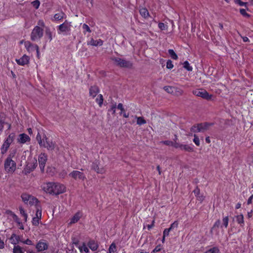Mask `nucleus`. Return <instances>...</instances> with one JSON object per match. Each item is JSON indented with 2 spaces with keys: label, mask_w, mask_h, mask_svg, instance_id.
<instances>
[{
  "label": "nucleus",
  "mask_w": 253,
  "mask_h": 253,
  "mask_svg": "<svg viewBox=\"0 0 253 253\" xmlns=\"http://www.w3.org/2000/svg\"><path fill=\"white\" fill-rule=\"evenodd\" d=\"M41 188L45 193L53 196H57L66 191V186L57 182L44 183L42 185Z\"/></svg>",
  "instance_id": "nucleus-1"
},
{
  "label": "nucleus",
  "mask_w": 253,
  "mask_h": 253,
  "mask_svg": "<svg viewBox=\"0 0 253 253\" xmlns=\"http://www.w3.org/2000/svg\"><path fill=\"white\" fill-rule=\"evenodd\" d=\"M36 139L41 147L46 148L48 150H53L55 147V144L50 141L43 133L39 132Z\"/></svg>",
  "instance_id": "nucleus-2"
},
{
  "label": "nucleus",
  "mask_w": 253,
  "mask_h": 253,
  "mask_svg": "<svg viewBox=\"0 0 253 253\" xmlns=\"http://www.w3.org/2000/svg\"><path fill=\"white\" fill-rule=\"evenodd\" d=\"M22 201L25 204L30 206H35L36 210L37 207H41L39 205V201L35 197L28 194L27 193H24L22 194L21 196Z\"/></svg>",
  "instance_id": "nucleus-3"
},
{
  "label": "nucleus",
  "mask_w": 253,
  "mask_h": 253,
  "mask_svg": "<svg viewBox=\"0 0 253 253\" xmlns=\"http://www.w3.org/2000/svg\"><path fill=\"white\" fill-rule=\"evenodd\" d=\"M15 136L14 133H10L5 139L1 147V153L2 154H4L7 152L10 145L13 142Z\"/></svg>",
  "instance_id": "nucleus-4"
},
{
  "label": "nucleus",
  "mask_w": 253,
  "mask_h": 253,
  "mask_svg": "<svg viewBox=\"0 0 253 253\" xmlns=\"http://www.w3.org/2000/svg\"><path fill=\"white\" fill-rule=\"evenodd\" d=\"M26 164L24 172L26 174L33 170L37 166V159H27Z\"/></svg>",
  "instance_id": "nucleus-5"
},
{
  "label": "nucleus",
  "mask_w": 253,
  "mask_h": 253,
  "mask_svg": "<svg viewBox=\"0 0 253 253\" xmlns=\"http://www.w3.org/2000/svg\"><path fill=\"white\" fill-rule=\"evenodd\" d=\"M192 93L197 96L201 97L208 100H211L212 97L211 94H210L206 90L203 89H196L192 91Z\"/></svg>",
  "instance_id": "nucleus-6"
},
{
  "label": "nucleus",
  "mask_w": 253,
  "mask_h": 253,
  "mask_svg": "<svg viewBox=\"0 0 253 253\" xmlns=\"http://www.w3.org/2000/svg\"><path fill=\"white\" fill-rule=\"evenodd\" d=\"M71 22L65 21L63 24L58 26V33L59 34L67 35L71 31Z\"/></svg>",
  "instance_id": "nucleus-7"
},
{
  "label": "nucleus",
  "mask_w": 253,
  "mask_h": 253,
  "mask_svg": "<svg viewBox=\"0 0 253 253\" xmlns=\"http://www.w3.org/2000/svg\"><path fill=\"white\" fill-rule=\"evenodd\" d=\"M43 35V29L39 26H36L33 30L31 38L32 41H35L41 39Z\"/></svg>",
  "instance_id": "nucleus-8"
},
{
  "label": "nucleus",
  "mask_w": 253,
  "mask_h": 253,
  "mask_svg": "<svg viewBox=\"0 0 253 253\" xmlns=\"http://www.w3.org/2000/svg\"><path fill=\"white\" fill-rule=\"evenodd\" d=\"M5 170L8 172H13L16 169V163L12 159H6L4 163Z\"/></svg>",
  "instance_id": "nucleus-9"
},
{
  "label": "nucleus",
  "mask_w": 253,
  "mask_h": 253,
  "mask_svg": "<svg viewBox=\"0 0 253 253\" xmlns=\"http://www.w3.org/2000/svg\"><path fill=\"white\" fill-rule=\"evenodd\" d=\"M42 212L41 207H37L35 216L33 217L32 224L34 226H38L39 224L40 220L42 218Z\"/></svg>",
  "instance_id": "nucleus-10"
},
{
  "label": "nucleus",
  "mask_w": 253,
  "mask_h": 253,
  "mask_svg": "<svg viewBox=\"0 0 253 253\" xmlns=\"http://www.w3.org/2000/svg\"><path fill=\"white\" fill-rule=\"evenodd\" d=\"M24 45L28 52L31 53L36 50L38 55H39V49L37 45L33 44L29 41H26L24 42Z\"/></svg>",
  "instance_id": "nucleus-11"
},
{
  "label": "nucleus",
  "mask_w": 253,
  "mask_h": 253,
  "mask_svg": "<svg viewBox=\"0 0 253 253\" xmlns=\"http://www.w3.org/2000/svg\"><path fill=\"white\" fill-rule=\"evenodd\" d=\"M114 60L118 65L122 67H130L132 65V64L129 61L120 58H116Z\"/></svg>",
  "instance_id": "nucleus-12"
},
{
  "label": "nucleus",
  "mask_w": 253,
  "mask_h": 253,
  "mask_svg": "<svg viewBox=\"0 0 253 253\" xmlns=\"http://www.w3.org/2000/svg\"><path fill=\"white\" fill-rule=\"evenodd\" d=\"M69 175L76 180H84L85 178L84 173L77 170H74L70 173Z\"/></svg>",
  "instance_id": "nucleus-13"
},
{
  "label": "nucleus",
  "mask_w": 253,
  "mask_h": 253,
  "mask_svg": "<svg viewBox=\"0 0 253 253\" xmlns=\"http://www.w3.org/2000/svg\"><path fill=\"white\" fill-rule=\"evenodd\" d=\"M30 58L26 55H23L21 58L16 59V63L20 66H25L29 63Z\"/></svg>",
  "instance_id": "nucleus-14"
},
{
  "label": "nucleus",
  "mask_w": 253,
  "mask_h": 253,
  "mask_svg": "<svg viewBox=\"0 0 253 253\" xmlns=\"http://www.w3.org/2000/svg\"><path fill=\"white\" fill-rule=\"evenodd\" d=\"M92 168L98 173H103L105 172L104 169L100 166L98 161L96 160L93 163Z\"/></svg>",
  "instance_id": "nucleus-15"
},
{
  "label": "nucleus",
  "mask_w": 253,
  "mask_h": 253,
  "mask_svg": "<svg viewBox=\"0 0 253 253\" xmlns=\"http://www.w3.org/2000/svg\"><path fill=\"white\" fill-rule=\"evenodd\" d=\"M82 212L81 211H78L73 216L72 218H71L68 224L71 225L72 224L77 223L82 217Z\"/></svg>",
  "instance_id": "nucleus-16"
},
{
  "label": "nucleus",
  "mask_w": 253,
  "mask_h": 253,
  "mask_svg": "<svg viewBox=\"0 0 253 253\" xmlns=\"http://www.w3.org/2000/svg\"><path fill=\"white\" fill-rule=\"evenodd\" d=\"M206 128V126L203 124H199L197 126H193L191 128V130L194 132H203Z\"/></svg>",
  "instance_id": "nucleus-17"
},
{
  "label": "nucleus",
  "mask_w": 253,
  "mask_h": 253,
  "mask_svg": "<svg viewBox=\"0 0 253 253\" xmlns=\"http://www.w3.org/2000/svg\"><path fill=\"white\" fill-rule=\"evenodd\" d=\"M30 141V137L25 133H22L19 135L18 142L20 143H25Z\"/></svg>",
  "instance_id": "nucleus-18"
},
{
  "label": "nucleus",
  "mask_w": 253,
  "mask_h": 253,
  "mask_svg": "<svg viewBox=\"0 0 253 253\" xmlns=\"http://www.w3.org/2000/svg\"><path fill=\"white\" fill-rule=\"evenodd\" d=\"M48 248L47 244L44 242L39 241L36 246V248L39 252H42L46 250Z\"/></svg>",
  "instance_id": "nucleus-19"
},
{
  "label": "nucleus",
  "mask_w": 253,
  "mask_h": 253,
  "mask_svg": "<svg viewBox=\"0 0 253 253\" xmlns=\"http://www.w3.org/2000/svg\"><path fill=\"white\" fill-rule=\"evenodd\" d=\"M99 93V89L96 86H91L89 88V95L92 98H94Z\"/></svg>",
  "instance_id": "nucleus-20"
},
{
  "label": "nucleus",
  "mask_w": 253,
  "mask_h": 253,
  "mask_svg": "<svg viewBox=\"0 0 253 253\" xmlns=\"http://www.w3.org/2000/svg\"><path fill=\"white\" fill-rule=\"evenodd\" d=\"M6 213L8 216L11 217L17 223H20L19 218L14 212L11 211L7 210L6 211Z\"/></svg>",
  "instance_id": "nucleus-21"
},
{
  "label": "nucleus",
  "mask_w": 253,
  "mask_h": 253,
  "mask_svg": "<svg viewBox=\"0 0 253 253\" xmlns=\"http://www.w3.org/2000/svg\"><path fill=\"white\" fill-rule=\"evenodd\" d=\"M103 41L100 39L95 40L93 39H91L88 42V44L93 46H101L103 44Z\"/></svg>",
  "instance_id": "nucleus-22"
},
{
  "label": "nucleus",
  "mask_w": 253,
  "mask_h": 253,
  "mask_svg": "<svg viewBox=\"0 0 253 253\" xmlns=\"http://www.w3.org/2000/svg\"><path fill=\"white\" fill-rule=\"evenodd\" d=\"M88 246L92 251H96L98 249V243L94 240H90L88 243Z\"/></svg>",
  "instance_id": "nucleus-23"
},
{
  "label": "nucleus",
  "mask_w": 253,
  "mask_h": 253,
  "mask_svg": "<svg viewBox=\"0 0 253 253\" xmlns=\"http://www.w3.org/2000/svg\"><path fill=\"white\" fill-rule=\"evenodd\" d=\"M117 108L121 110L120 114L122 115L124 117L127 118L129 117V114L126 112L124 106L122 103H119L118 105Z\"/></svg>",
  "instance_id": "nucleus-24"
},
{
  "label": "nucleus",
  "mask_w": 253,
  "mask_h": 253,
  "mask_svg": "<svg viewBox=\"0 0 253 253\" xmlns=\"http://www.w3.org/2000/svg\"><path fill=\"white\" fill-rule=\"evenodd\" d=\"M65 14L63 12H59L54 15L53 20L54 21H58L63 19L65 17Z\"/></svg>",
  "instance_id": "nucleus-25"
},
{
  "label": "nucleus",
  "mask_w": 253,
  "mask_h": 253,
  "mask_svg": "<svg viewBox=\"0 0 253 253\" xmlns=\"http://www.w3.org/2000/svg\"><path fill=\"white\" fill-rule=\"evenodd\" d=\"M79 249L82 253H87L89 252V250L85 244H83L78 247Z\"/></svg>",
  "instance_id": "nucleus-26"
},
{
  "label": "nucleus",
  "mask_w": 253,
  "mask_h": 253,
  "mask_svg": "<svg viewBox=\"0 0 253 253\" xmlns=\"http://www.w3.org/2000/svg\"><path fill=\"white\" fill-rule=\"evenodd\" d=\"M183 93V90L180 87L174 86L173 95L176 96L181 95Z\"/></svg>",
  "instance_id": "nucleus-27"
},
{
  "label": "nucleus",
  "mask_w": 253,
  "mask_h": 253,
  "mask_svg": "<svg viewBox=\"0 0 253 253\" xmlns=\"http://www.w3.org/2000/svg\"><path fill=\"white\" fill-rule=\"evenodd\" d=\"M140 14L144 18H147L149 16V12L147 9L145 8H142L139 10Z\"/></svg>",
  "instance_id": "nucleus-28"
},
{
  "label": "nucleus",
  "mask_w": 253,
  "mask_h": 253,
  "mask_svg": "<svg viewBox=\"0 0 253 253\" xmlns=\"http://www.w3.org/2000/svg\"><path fill=\"white\" fill-rule=\"evenodd\" d=\"M220 224V221L219 220H217L214 223L212 228H211V232L212 233L215 232V234H217V231H216V229L219 227Z\"/></svg>",
  "instance_id": "nucleus-29"
},
{
  "label": "nucleus",
  "mask_w": 253,
  "mask_h": 253,
  "mask_svg": "<svg viewBox=\"0 0 253 253\" xmlns=\"http://www.w3.org/2000/svg\"><path fill=\"white\" fill-rule=\"evenodd\" d=\"M19 211L21 214V215L23 217L24 220L25 222H26L27 221L28 218V215L26 212V211L24 210V209L22 208H19Z\"/></svg>",
  "instance_id": "nucleus-30"
},
{
  "label": "nucleus",
  "mask_w": 253,
  "mask_h": 253,
  "mask_svg": "<svg viewBox=\"0 0 253 253\" xmlns=\"http://www.w3.org/2000/svg\"><path fill=\"white\" fill-rule=\"evenodd\" d=\"M109 253H117V247L114 243H112L110 246Z\"/></svg>",
  "instance_id": "nucleus-31"
},
{
  "label": "nucleus",
  "mask_w": 253,
  "mask_h": 253,
  "mask_svg": "<svg viewBox=\"0 0 253 253\" xmlns=\"http://www.w3.org/2000/svg\"><path fill=\"white\" fill-rule=\"evenodd\" d=\"M236 219L237 222L241 225V226H243L244 223V216L243 214L238 215L236 216Z\"/></svg>",
  "instance_id": "nucleus-32"
},
{
  "label": "nucleus",
  "mask_w": 253,
  "mask_h": 253,
  "mask_svg": "<svg viewBox=\"0 0 253 253\" xmlns=\"http://www.w3.org/2000/svg\"><path fill=\"white\" fill-rule=\"evenodd\" d=\"M39 166L42 172L44 171L46 159H39Z\"/></svg>",
  "instance_id": "nucleus-33"
},
{
  "label": "nucleus",
  "mask_w": 253,
  "mask_h": 253,
  "mask_svg": "<svg viewBox=\"0 0 253 253\" xmlns=\"http://www.w3.org/2000/svg\"><path fill=\"white\" fill-rule=\"evenodd\" d=\"M229 222V218L228 216H226L223 218L222 219V225L221 226V227H223V226L226 228L228 227Z\"/></svg>",
  "instance_id": "nucleus-34"
},
{
  "label": "nucleus",
  "mask_w": 253,
  "mask_h": 253,
  "mask_svg": "<svg viewBox=\"0 0 253 253\" xmlns=\"http://www.w3.org/2000/svg\"><path fill=\"white\" fill-rule=\"evenodd\" d=\"M135 118L137 119V124L139 126H141L146 123V121L144 119L143 117L136 116Z\"/></svg>",
  "instance_id": "nucleus-35"
},
{
  "label": "nucleus",
  "mask_w": 253,
  "mask_h": 253,
  "mask_svg": "<svg viewBox=\"0 0 253 253\" xmlns=\"http://www.w3.org/2000/svg\"><path fill=\"white\" fill-rule=\"evenodd\" d=\"M247 9L248 8L246 7H245V8H240L239 9V11L242 15H243L245 17L248 18L250 17V14H249L246 11Z\"/></svg>",
  "instance_id": "nucleus-36"
},
{
  "label": "nucleus",
  "mask_w": 253,
  "mask_h": 253,
  "mask_svg": "<svg viewBox=\"0 0 253 253\" xmlns=\"http://www.w3.org/2000/svg\"><path fill=\"white\" fill-rule=\"evenodd\" d=\"M13 253H24V252L23 251L22 249L19 246H15L13 250Z\"/></svg>",
  "instance_id": "nucleus-37"
},
{
  "label": "nucleus",
  "mask_w": 253,
  "mask_h": 253,
  "mask_svg": "<svg viewBox=\"0 0 253 253\" xmlns=\"http://www.w3.org/2000/svg\"><path fill=\"white\" fill-rule=\"evenodd\" d=\"M168 52H169V55L170 56V57H171V58H172L174 60L177 59V58H178L177 55L173 49H169L168 50Z\"/></svg>",
  "instance_id": "nucleus-38"
},
{
  "label": "nucleus",
  "mask_w": 253,
  "mask_h": 253,
  "mask_svg": "<svg viewBox=\"0 0 253 253\" xmlns=\"http://www.w3.org/2000/svg\"><path fill=\"white\" fill-rule=\"evenodd\" d=\"M103 98L101 94H99L96 98V102L98 103L99 106H101L103 104Z\"/></svg>",
  "instance_id": "nucleus-39"
},
{
  "label": "nucleus",
  "mask_w": 253,
  "mask_h": 253,
  "mask_svg": "<svg viewBox=\"0 0 253 253\" xmlns=\"http://www.w3.org/2000/svg\"><path fill=\"white\" fill-rule=\"evenodd\" d=\"M164 89L167 92L173 94L174 86H166Z\"/></svg>",
  "instance_id": "nucleus-40"
},
{
  "label": "nucleus",
  "mask_w": 253,
  "mask_h": 253,
  "mask_svg": "<svg viewBox=\"0 0 253 253\" xmlns=\"http://www.w3.org/2000/svg\"><path fill=\"white\" fill-rule=\"evenodd\" d=\"M183 67L189 71H191L193 69L192 67L190 66L189 62L187 61L183 63Z\"/></svg>",
  "instance_id": "nucleus-41"
},
{
  "label": "nucleus",
  "mask_w": 253,
  "mask_h": 253,
  "mask_svg": "<svg viewBox=\"0 0 253 253\" xmlns=\"http://www.w3.org/2000/svg\"><path fill=\"white\" fill-rule=\"evenodd\" d=\"M82 28L83 29V32L84 34H85L86 32L90 33L91 30L89 26L86 24H84L82 26Z\"/></svg>",
  "instance_id": "nucleus-42"
},
{
  "label": "nucleus",
  "mask_w": 253,
  "mask_h": 253,
  "mask_svg": "<svg viewBox=\"0 0 253 253\" xmlns=\"http://www.w3.org/2000/svg\"><path fill=\"white\" fill-rule=\"evenodd\" d=\"M180 148L182 150H185L187 151H190L193 150L192 146L187 145H181Z\"/></svg>",
  "instance_id": "nucleus-43"
},
{
  "label": "nucleus",
  "mask_w": 253,
  "mask_h": 253,
  "mask_svg": "<svg viewBox=\"0 0 253 253\" xmlns=\"http://www.w3.org/2000/svg\"><path fill=\"white\" fill-rule=\"evenodd\" d=\"M234 1L236 4L239 6L246 7V5L247 4L246 2H243L241 0H234Z\"/></svg>",
  "instance_id": "nucleus-44"
},
{
  "label": "nucleus",
  "mask_w": 253,
  "mask_h": 253,
  "mask_svg": "<svg viewBox=\"0 0 253 253\" xmlns=\"http://www.w3.org/2000/svg\"><path fill=\"white\" fill-rule=\"evenodd\" d=\"M219 250L216 248H213L206 252L205 253H218Z\"/></svg>",
  "instance_id": "nucleus-45"
},
{
  "label": "nucleus",
  "mask_w": 253,
  "mask_h": 253,
  "mask_svg": "<svg viewBox=\"0 0 253 253\" xmlns=\"http://www.w3.org/2000/svg\"><path fill=\"white\" fill-rule=\"evenodd\" d=\"M45 34L47 38L50 41H51L52 40V36L50 31L48 29H47L46 30Z\"/></svg>",
  "instance_id": "nucleus-46"
},
{
  "label": "nucleus",
  "mask_w": 253,
  "mask_h": 253,
  "mask_svg": "<svg viewBox=\"0 0 253 253\" xmlns=\"http://www.w3.org/2000/svg\"><path fill=\"white\" fill-rule=\"evenodd\" d=\"M32 4L36 9H38L40 6V2L39 0H36L32 2Z\"/></svg>",
  "instance_id": "nucleus-47"
},
{
  "label": "nucleus",
  "mask_w": 253,
  "mask_h": 253,
  "mask_svg": "<svg viewBox=\"0 0 253 253\" xmlns=\"http://www.w3.org/2000/svg\"><path fill=\"white\" fill-rule=\"evenodd\" d=\"M158 27L161 30H165L168 29L167 25L162 22L159 23Z\"/></svg>",
  "instance_id": "nucleus-48"
},
{
  "label": "nucleus",
  "mask_w": 253,
  "mask_h": 253,
  "mask_svg": "<svg viewBox=\"0 0 253 253\" xmlns=\"http://www.w3.org/2000/svg\"><path fill=\"white\" fill-rule=\"evenodd\" d=\"M117 108L116 104H113L110 109L109 110V112H112L113 114H114L116 112V109Z\"/></svg>",
  "instance_id": "nucleus-49"
},
{
  "label": "nucleus",
  "mask_w": 253,
  "mask_h": 253,
  "mask_svg": "<svg viewBox=\"0 0 253 253\" xmlns=\"http://www.w3.org/2000/svg\"><path fill=\"white\" fill-rule=\"evenodd\" d=\"M194 138L193 139V142L197 146H199L200 144V142L199 137L196 135H194Z\"/></svg>",
  "instance_id": "nucleus-50"
},
{
  "label": "nucleus",
  "mask_w": 253,
  "mask_h": 253,
  "mask_svg": "<svg viewBox=\"0 0 253 253\" xmlns=\"http://www.w3.org/2000/svg\"><path fill=\"white\" fill-rule=\"evenodd\" d=\"M161 250H162V246L161 245H158L152 251V253H157V252L160 251Z\"/></svg>",
  "instance_id": "nucleus-51"
},
{
  "label": "nucleus",
  "mask_w": 253,
  "mask_h": 253,
  "mask_svg": "<svg viewBox=\"0 0 253 253\" xmlns=\"http://www.w3.org/2000/svg\"><path fill=\"white\" fill-rule=\"evenodd\" d=\"M173 67V64L172 61L170 60H169L167 62V68L168 69H172Z\"/></svg>",
  "instance_id": "nucleus-52"
},
{
  "label": "nucleus",
  "mask_w": 253,
  "mask_h": 253,
  "mask_svg": "<svg viewBox=\"0 0 253 253\" xmlns=\"http://www.w3.org/2000/svg\"><path fill=\"white\" fill-rule=\"evenodd\" d=\"M171 231L170 229L167 228L165 229L163 232V235L164 237H167L169 235V232Z\"/></svg>",
  "instance_id": "nucleus-53"
},
{
  "label": "nucleus",
  "mask_w": 253,
  "mask_h": 253,
  "mask_svg": "<svg viewBox=\"0 0 253 253\" xmlns=\"http://www.w3.org/2000/svg\"><path fill=\"white\" fill-rule=\"evenodd\" d=\"M178 222L177 221H174L173 223H172L170 226L169 228V229H170V230H171L172 229H174V228H177V226H178Z\"/></svg>",
  "instance_id": "nucleus-54"
},
{
  "label": "nucleus",
  "mask_w": 253,
  "mask_h": 253,
  "mask_svg": "<svg viewBox=\"0 0 253 253\" xmlns=\"http://www.w3.org/2000/svg\"><path fill=\"white\" fill-rule=\"evenodd\" d=\"M42 29V28L44 26V23L43 20H40L38 21V25Z\"/></svg>",
  "instance_id": "nucleus-55"
},
{
  "label": "nucleus",
  "mask_w": 253,
  "mask_h": 253,
  "mask_svg": "<svg viewBox=\"0 0 253 253\" xmlns=\"http://www.w3.org/2000/svg\"><path fill=\"white\" fill-rule=\"evenodd\" d=\"M22 242L25 244H27L28 245H33L32 241L29 239H27L25 241H22Z\"/></svg>",
  "instance_id": "nucleus-56"
},
{
  "label": "nucleus",
  "mask_w": 253,
  "mask_h": 253,
  "mask_svg": "<svg viewBox=\"0 0 253 253\" xmlns=\"http://www.w3.org/2000/svg\"><path fill=\"white\" fill-rule=\"evenodd\" d=\"M193 192L195 194V195L197 197L198 195H200V189L198 188H196L194 191Z\"/></svg>",
  "instance_id": "nucleus-57"
},
{
  "label": "nucleus",
  "mask_w": 253,
  "mask_h": 253,
  "mask_svg": "<svg viewBox=\"0 0 253 253\" xmlns=\"http://www.w3.org/2000/svg\"><path fill=\"white\" fill-rule=\"evenodd\" d=\"M253 199V194L251 196H250V197L248 199V201H247V204L248 205L252 204Z\"/></svg>",
  "instance_id": "nucleus-58"
},
{
  "label": "nucleus",
  "mask_w": 253,
  "mask_h": 253,
  "mask_svg": "<svg viewBox=\"0 0 253 253\" xmlns=\"http://www.w3.org/2000/svg\"><path fill=\"white\" fill-rule=\"evenodd\" d=\"M163 143L167 145H172L173 144L172 142L169 141H163Z\"/></svg>",
  "instance_id": "nucleus-59"
},
{
  "label": "nucleus",
  "mask_w": 253,
  "mask_h": 253,
  "mask_svg": "<svg viewBox=\"0 0 253 253\" xmlns=\"http://www.w3.org/2000/svg\"><path fill=\"white\" fill-rule=\"evenodd\" d=\"M198 200L200 202H202L204 200V197L203 196H201L200 195H198L196 197Z\"/></svg>",
  "instance_id": "nucleus-60"
},
{
  "label": "nucleus",
  "mask_w": 253,
  "mask_h": 253,
  "mask_svg": "<svg viewBox=\"0 0 253 253\" xmlns=\"http://www.w3.org/2000/svg\"><path fill=\"white\" fill-rule=\"evenodd\" d=\"M242 39L244 42H247L249 41V38L247 37H242Z\"/></svg>",
  "instance_id": "nucleus-61"
},
{
  "label": "nucleus",
  "mask_w": 253,
  "mask_h": 253,
  "mask_svg": "<svg viewBox=\"0 0 253 253\" xmlns=\"http://www.w3.org/2000/svg\"><path fill=\"white\" fill-rule=\"evenodd\" d=\"M206 142L207 143H210L211 142L210 138L209 136H208L205 139Z\"/></svg>",
  "instance_id": "nucleus-62"
},
{
  "label": "nucleus",
  "mask_w": 253,
  "mask_h": 253,
  "mask_svg": "<svg viewBox=\"0 0 253 253\" xmlns=\"http://www.w3.org/2000/svg\"><path fill=\"white\" fill-rule=\"evenodd\" d=\"M4 247V243L2 241L0 240V249H2Z\"/></svg>",
  "instance_id": "nucleus-63"
},
{
  "label": "nucleus",
  "mask_w": 253,
  "mask_h": 253,
  "mask_svg": "<svg viewBox=\"0 0 253 253\" xmlns=\"http://www.w3.org/2000/svg\"><path fill=\"white\" fill-rule=\"evenodd\" d=\"M241 204L240 203H238L236 204L235 208L236 209H238L241 208Z\"/></svg>",
  "instance_id": "nucleus-64"
}]
</instances>
